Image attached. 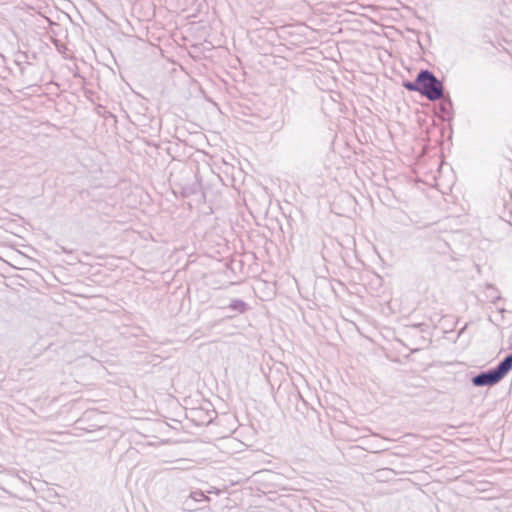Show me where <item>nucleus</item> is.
<instances>
[{"label":"nucleus","instance_id":"3","mask_svg":"<svg viewBox=\"0 0 512 512\" xmlns=\"http://www.w3.org/2000/svg\"><path fill=\"white\" fill-rule=\"evenodd\" d=\"M420 84H421V82H418V76H417L415 81H413V82L407 81V82H404L403 85L409 91L420 92Z\"/></svg>","mask_w":512,"mask_h":512},{"label":"nucleus","instance_id":"1","mask_svg":"<svg viewBox=\"0 0 512 512\" xmlns=\"http://www.w3.org/2000/svg\"><path fill=\"white\" fill-rule=\"evenodd\" d=\"M512 370V354L507 355L495 368L481 372L471 380L476 387L493 386Z\"/></svg>","mask_w":512,"mask_h":512},{"label":"nucleus","instance_id":"2","mask_svg":"<svg viewBox=\"0 0 512 512\" xmlns=\"http://www.w3.org/2000/svg\"><path fill=\"white\" fill-rule=\"evenodd\" d=\"M420 93L430 101L439 100L443 96V85L429 70H421L418 73Z\"/></svg>","mask_w":512,"mask_h":512},{"label":"nucleus","instance_id":"5","mask_svg":"<svg viewBox=\"0 0 512 512\" xmlns=\"http://www.w3.org/2000/svg\"><path fill=\"white\" fill-rule=\"evenodd\" d=\"M190 497L195 501H200L202 499H207L202 491L192 492Z\"/></svg>","mask_w":512,"mask_h":512},{"label":"nucleus","instance_id":"4","mask_svg":"<svg viewBox=\"0 0 512 512\" xmlns=\"http://www.w3.org/2000/svg\"><path fill=\"white\" fill-rule=\"evenodd\" d=\"M230 307L239 312H243L246 309V303L242 300H233Z\"/></svg>","mask_w":512,"mask_h":512}]
</instances>
